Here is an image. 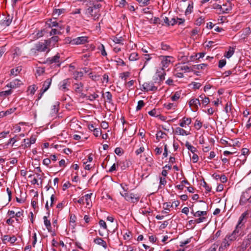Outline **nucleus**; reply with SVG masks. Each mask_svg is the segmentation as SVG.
I'll return each instance as SVG.
<instances>
[{"mask_svg": "<svg viewBox=\"0 0 251 251\" xmlns=\"http://www.w3.org/2000/svg\"><path fill=\"white\" fill-rule=\"evenodd\" d=\"M56 18L57 17H55L53 19H50L48 20L46 22L47 27L50 28L64 29L65 26L62 24V22L60 21L59 22H57L55 20Z\"/></svg>", "mask_w": 251, "mask_h": 251, "instance_id": "obj_1", "label": "nucleus"}, {"mask_svg": "<svg viewBox=\"0 0 251 251\" xmlns=\"http://www.w3.org/2000/svg\"><path fill=\"white\" fill-rule=\"evenodd\" d=\"M166 73L162 69H159L156 70L154 75L153 76L152 79L155 83H157L159 85L165 79Z\"/></svg>", "mask_w": 251, "mask_h": 251, "instance_id": "obj_2", "label": "nucleus"}, {"mask_svg": "<svg viewBox=\"0 0 251 251\" xmlns=\"http://www.w3.org/2000/svg\"><path fill=\"white\" fill-rule=\"evenodd\" d=\"M120 194L126 201L132 203H137L140 198V196L138 194L133 193L125 192L122 193L121 192Z\"/></svg>", "mask_w": 251, "mask_h": 251, "instance_id": "obj_3", "label": "nucleus"}, {"mask_svg": "<svg viewBox=\"0 0 251 251\" xmlns=\"http://www.w3.org/2000/svg\"><path fill=\"white\" fill-rule=\"evenodd\" d=\"M49 47L48 44H46V40L44 42H39L35 46V48L30 50L31 53H35L36 51L39 52L45 51Z\"/></svg>", "mask_w": 251, "mask_h": 251, "instance_id": "obj_4", "label": "nucleus"}, {"mask_svg": "<svg viewBox=\"0 0 251 251\" xmlns=\"http://www.w3.org/2000/svg\"><path fill=\"white\" fill-rule=\"evenodd\" d=\"M247 202H251V189H248L244 192L240 198V204L244 205Z\"/></svg>", "mask_w": 251, "mask_h": 251, "instance_id": "obj_5", "label": "nucleus"}, {"mask_svg": "<svg viewBox=\"0 0 251 251\" xmlns=\"http://www.w3.org/2000/svg\"><path fill=\"white\" fill-rule=\"evenodd\" d=\"M51 78H48L44 82L43 87L40 90V92L38 95V100H40L42 98L44 93L49 89L51 85Z\"/></svg>", "mask_w": 251, "mask_h": 251, "instance_id": "obj_6", "label": "nucleus"}, {"mask_svg": "<svg viewBox=\"0 0 251 251\" xmlns=\"http://www.w3.org/2000/svg\"><path fill=\"white\" fill-rule=\"evenodd\" d=\"M241 233L242 232L240 229H238V228H235L231 234L227 235L226 237L231 243L241 235Z\"/></svg>", "mask_w": 251, "mask_h": 251, "instance_id": "obj_7", "label": "nucleus"}, {"mask_svg": "<svg viewBox=\"0 0 251 251\" xmlns=\"http://www.w3.org/2000/svg\"><path fill=\"white\" fill-rule=\"evenodd\" d=\"M154 81L146 82L142 85V87L144 91L155 92L157 90V87L154 86Z\"/></svg>", "mask_w": 251, "mask_h": 251, "instance_id": "obj_8", "label": "nucleus"}, {"mask_svg": "<svg viewBox=\"0 0 251 251\" xmlns=\"http://www.w3.org/2000/svg\"><path fill=\"white\" fill-rule=\"evenodd\" d=\"M60 54L57 53L54 56L48 58L47 60V62L50 64L55 63L57 66L59 67L62 62V61L60 60Z\"/></svg>", "mask_w": 251, "mask_h": 251, "instance_id": "obj_9", "label": "nucleus"}, {"mask_svg": "<svg viewBox=\"0 0 251 251\" xmlns=\"http://www.w3.org/2000/svg\"><path fill=\"white\" fill-rule=\"evenodd\" d=\"M88 42V37L86 36H81L72 40V45L84 44Z\"/></svg>", "mask_w": 251, "mask_h": 251, "instance_id": "obj_10", "label": "nucleus"}, {"mask_svg": "<svg viewBox=\"0 0 251 251\" xmlns=\"http://www.w3.org/2000/svg\"><path fill=\"white\" fill-rule=\"evenodd\" d=\"M247 213L246 212H244L240 216L238 224L236 226V228H238V229H240L241 228L244 226V224L246 222V217H247Z\"/></svg>", "mask_w": 251, "mask_h": 251, "instance_id": "obj_11", "label": "nucleus"}, {"mask_svg": "<svg viewBox=\"0 0 251 251\" xmlns=\"http://www.w3.org/2000/svg\"><path fill=\"white\" fill-rule=\"evenodd\" d=\"M162 58H163L161 62L162 65V68L161 69H162L163 70H164V69L167 68L171 63L172 61L171 59L172 58V57L169 56H162Z\"/></svg>", "mask_w": 251, "mask_h": 251, "instance_id": "obj_12", "label": "nucleus"}, {"mask_svg": "<svg viewBox=\"0 0 251 251\" xmlns=\"http://www.w3.org/2000/svg\"><path fill=\"white\" fill-rule=\"evenodd\" d=\"M22 84V83L20 80L15 79L10 82L9 83H8L5 87L10 88V89L12 90V89L19 87Z\"/></svg>", "mask_w": 251, "mask_h": 251, "instance_id": "obj_13", "label": "nucleus"}, {"mask_svg": "<svg viewBox=\"0 0 251 251\" xmlns=\"http://www.w3.org/2000/svg\"><path fill=\"white\" fill-rule=\"evenodd\" d=\"M250 246L249 249L251 250V231L247 236L246 239L244 240L242 244L243 248L245 249Z\"/></svg>", "mask_w": 251, "mask_h": 251, "instance_id": "obj_14", "label": "nucleus"}, {"mask_svg": "<svg viewBox=\"0 0 251 251\" xmlns=\"http://www.w3.org/2000/svg\"><path fill=\"white\" fill-rule=\"evenodd\" d=\"M251 34V27H248L244 28L242 30V33L240 35V37L242 39L247 38Z\"/></svg>", "mask_w": 251, "mask_h": 251, "instance_id": "obj_15", "label": "nucleus"}, {"mask_svg": "<svg viewBox=\"0 0 251 251\" xmlns=\"http://www.w3.org/2000/svg\"><path fill=\"white\" fill-rule=\"evenodd\" d=\"M189 104L190 107H193V108L197 110L199 108V106L201 105V103L200 102L199 99H193L189 101Z\"/></svg>", "mask_w": 251, "mask_h": 251, "instance_id": "obj_16", "label": "nucleus"}, {"mask_svg": "<svg viewBox=\"0 0 251 251\" xmlns=\"http://www.w3.org/2000/svg\"><path fill=\"white\" fill-rule=\"evenodd\" d=\"M175 133L179 135H188L190 134L189 131H187L179 127H176L175 130Z\"/></svg>", "mask_w": 251, "mask_h": 251, "instance_id": "obj_17", "label": "nucleus"}, {"mask_svg": "<svg viewBox=\"0 0 251 251\" xmlns=\"http://www.w3.org/2000/svg\"><path fill=\"white\" fill-rule=\"evenodd\" d=\"M230 244L231 243L225 237L219 247V251H222L226 249L227 247H229Z\"/></svg>", "mask_w": 251, "mask_h": 251, "instance_id": "obj_18", "label": "nucleus"}, {"mask_svg": "<svg viewBox=\"0 0 251 251\" xmlns=\"http://www.w3.org/2000/svg\"><path fill=\"white\" fill-rule=\"evenodd\" d=\"M192 122L191 118L184 117L181 120V122L179 123V126L181 127H185L186 125L189 126L191 124Z\"/></svg>", "mask_w": 251, "mask_h": 251, "instance_id": "obj_19", "label": "nucleus"}, {"mask_svg": "<svg viewBox=\"0 0 251 251\" xmlns=\"http://www.w3.org/2000/svg\"><path fill=\"white\" fill-rule=\"evenodd\" d=\"M69 79H66L62 81L59 84V88L64 91L68 90L67 86L69 85Z\"/></svg>", "mask_w": 251, "mask_h": 251, "instance_id": "obj_20", "label": "nucleus"}, {"mask_svg": "<svg viewBox=\"0 0 251 251\" xmlns=\"http://www.w3.org/2000/svg\"><path fill=\"white\" fill-rule=\"evenodd\" d=\"M94 242L95 243L102 246L105 249L107 248V244L106 242L101 238L98 237L96 238L94 240Z\"/></svg>", "mask_w": 251, "mask_h": 251, "instance_id": "obj_21", "label": "nucleus"}, {"mask_svg": "<svg viewBox=\"0 0 251 251\" xmlns=\"http://www.w3.org/2000/svg\"><path fill=\"white\" fill-rule=\"evenodd\" d=\"M43 219H44V223L45 226H46L49 232H50L51 231V223H50V220L48 219L47 216H44L43 217Z\"/></svg>", "mask_w": 251, "mask_h": 251, "instance_id": "obj_22", "label": "nucleus"}, {"mask_svg": "<svg viewBox=\"0 0 251 251\" xmlns=\"http://www.w3.org/2000/svg\"><path fill=\"white\" fill-rule=\"evenodd\" d=\"M58 40L59 37L57 36H53L49 40H46V44H48L49 47H50V44L52 43L53 46L55 43L58 42Z\"/></svg>", "mask_w": 251, "mask_h": 251, "instance_id": "obj_23", "label": "nucleus"}, {"mask_svg": "<svg viewBox=\"0 0 251 251\" xmlns=\"http://www.w3.org/2000/svg\"><path fill=\"white\" fill-rule=\"evenodd\" d=\"M75 90L76 92L81 93L83 90V84L81 82L76 83L74 84Z\"/></svg>", "mask_w": 251, "mask_h": 251, "instance_id": "obj_24", "label": "nucleus"}, {"mask_svg": "<svg viewBox=\"0 0 251 251\" xmlns=\"http://www.w3.org/2000/svg\"><path fill=\"white\" fill-rule=\"evenodd\" d=\"M213 8L215 9H220L221 11H222L223 13H228L229 12V11L231 10V8L230 7H229L228 8H224V7H222V5L218 4L214 5L213 6Z\"/></svg>", "mask_w": 251, "mask_h": 251, "instance_id": "obj_25", "label": "nucleus"}, {"mask_svg": "<svg viewBox=\"0 0 251 251\" xmlns=\"http://www.w3.org/2000/svg\"><path fill=\"white\" fill-rule=\"evenodd\" d=\"M63 29H59L57 28H51V30L50 32V35H61L63 32L62 30Z\"/></svg>", "mask_w": 251, "mask_h": 251, "instance_id": "obj_26", "label": "nucleus"}, {"mask_svg": "<svg viewBox=\"0 0 251 251\" xmlns=\"http://www.w3.org/2000/svg\"><path fill=\"white\" fill-rule=\"evenodd\" d=\"M234 53V49L231 47H229L228 50L226 52L224 56L227 58H230Z\"/></svg>", "mask_w": 251, "mask_h": 251, "instance_id": "obj_27", "label": "nucleus"}, {"mask_svg": "<svg viewBox=\"0 0 251 251\" xmlns=\"http://www.w3.org/2000/svg\"><path fill=\"white\" fill-rule=\"evenodd\" d=\"M92 195V193L91 194H87L85 195L84 196H83V199H84V202H86V205L87 206L91 205V197Z\"/></svg>", "mask_w": 251, "mask_h": 251, "instance_id": "obj_28", "label": "nucleus"}, {"mask_svg": "<svg viewBox=\"0 0 251 251\" xmlns=\"http://www.w3.org/2000/svg\"><path fill=\"white\" fill-rule=\"evenodd\" d=\"M183 59L184 61H186V62H190V61H194L195 60H196L197 59H198V54H196L195 55H191L190 57V59H188L187 57H185V56H184L183 57Z\"/></svg>", "mask_w": 251, "mask_h": 251, "instance_id": "obj_29", "label": "nucleus"}, {"mask_svg": "<svg viewBox=\"0 0 251 251\" xmlns=\"http://www.w3.org/2000/svg\"><path fill=\"white\" fill-rule=\"evenodd\" d=\"M171 205L170 204V203H168V202H165L164 203H163V208H164V210L162 211V213H164V214H167L170 211V207Z\"/></svg>", "mask_w": 251, "mask_h": 251, "instance_id": "obj_30", "label": "nucleus"}, {"mask_svg": "<svg viewBox=\"0 0 251 251\" xmlns=\"http://www.w3.org/2000/svg\"><path fill=\"white\" fill-rule=\"evenodd\" d=\"M159 185L158 186V189H162L164 186L166 184L167 181L165 177H160L159 178Z\"/></svg>", "mask_w": 251, "mask_h": 251, "instance_id": "obj_31", "label": "nucleus"}, {"mask_svg": "<svg viewBox=\"0 0 251 251\" xmlns=\"http://www.w3.org/2000/svg\"><path fill=\"white\" fill-rule=\"evenodd\" d=\"M12 20V18L9 15H8L5 18V19L2 22V24L5 26H8L11 24Z\"/></svg>", "mask_w": 251, "mask_h": 251, "instance_id": "obj_32", "label": "nucleus"}, {"mask_svg": "<svg viewBox=\"0 0 251 251\" xmlns=\"http://www.w3.org/2000/svg\"><path fill=\"white\" fill-rule=\"evenodd\" d=\"M185 146L187 147V149L191 151L193 153H194L197 151V149L192 146L188 142H186Z\"/></svg>", "mask_w": 251, "mask_h": 251, "instance_id": "obj_33", "label": "nucleus"}, {"mask_svg": "<svg viewBox=\"0 0 251 251\" xmlns=\"http://www.w3.org/2000/svg\"><path fill=\"white\" fill-rule=\"evenodd\" d=\"M83 75V73L82 72H75L74 73V78L76 80L81 79Z\"/></svg>", "mask_w": 251, "mask_h": 251, "instance_id": "obj_34", "label": "nucleus"}, {"mask_svg": "<svg viewBox=\"0 0 251 251\" xmlns=\"http://www.w3.org/2000/svg\"><path fill=\"white\" fill-rule=\"evenodd\" d=\"M64 9H55L53 11V15L58 17L61 14L64 13Z\"/></svg>", "mask_w": 251, "mask_h": 251, "instance_id": "obj_35", "label": "nucleus"}, {"mask_svg": "<svg viewBox=\"0 0 251 251\" xmlns=\"http://www.w3.org/2000/svg\"><path fill=\"white\" fill-rule=\"evenodd\" d=\"M22 70L21 66L17 67L16 69H12L11 70L10 73L11 75H17Z\"/></svg>", "mask_w": 251, "mask_h": 251, "instance_id": "obj_36", "label": "nucleus"}, {"mask_svg": "<svg viewBox=\"0 0 251 251\" xmlns=\"http://www.w3.org/2000/svg\"><path fill=\"white\" fill-rule=\"evenodd\" d=\"M165 135H167V134L161 131V130H159V131H158L156 134V139L158 140V141H159L160 139H163L164 138V136Z\"/></svg>", "mask_w": 251, "mask_h": 251, "instance_id": "obj_37", "label": "nucleus"}, {"mask_svg": "<svg viewBox=\"0 0 251 251\" xmlns=\"http://www.w3.org/2000/svg\"><path fill=\"white\" fill-rule=\"evenodd\" d=\"M106 101L109 103H112V95L111 93L108 91L105 93Z\"/></svg>", "mask_w": 251, "mask_h": 251, "instance_id": "obj_38", "label": "nucleus"}, {"mask_svg": "<svg viewBox=\"0 0 251 251\" xmlns=\"http://www.w3.org/2000/svg\"><path fill=\"white\" fill-rule=\"evenodd\" d=\"M76 218L75 215H71L70 218V225L73 228L75 227V220Z\"/></svg>", "mask_w": 251, "mask_h": 251, "instance_id": "obj_39", "label": "nucleus"}, {"mask_svg": "<svg viewBox=\"0 0 251 251\" xmlns=\"http://www.w3.org/2000/svg\"><path fill=\"white\" fill-rule=\"evenodd\" d=\"M89 3L90 5L93 7L94 9H99L101 7V5L100 3H99L98 2H97L96 1L92 2L91 0H90L89 1Z\"/></svg>", "mask_w": 251, "mask_h": 251, "instance_id": "obj_40", "label": "nucleus"}, {"mask_svg": "<svg viewBox=\"0 0 251 251\" xmlns=\"http://www.w3.org/2000/svg\"><path fill=\"white\" fill-rule=\"evenodd\" d=\"M181 95V91H176L175 94L172 97L171 99L173 101H176L179 99Z\"/></svg>", "mask_w": 251, "mask_h": 251, "instance_id": "obj_41", "label": "nucleus"}, {"mask_svg": "<svg viewBox=\"0 0 251 251\" xmlns=\"http://www.w3.org/2000/svg\"><path fill=\"white\" fill-rule=\"evenodd\" d=\"M38 87L35 84H33L28 87V91H29L30 94L34 95Z\"/></svg>", "mask_w": 251, "mask_h": 251, "instance_id": "obj_42", "label": "nucleus"}, {"mask_svg": "<svg viewBox=\"0 0 251 251\" xmlns=\"http://www.w3.org/2000/svg\"><path fill=\"white\" fill-rule=\"evenodd\" d=\"M140 6H145L149 4L150 0H136Z\"/></svg>", "mask_w": 251, "mask_h": 251, "instance_id": "obj_43", "label": "nucleus"}, {"mask_svg": "<svg viewBox=\"0 0 251 251\" xmlns=\"http://www.w3.org/2000/svg\"><path fill=\"white\" fill-rule=\"evenodd\" d=\"M12 93V91L11 89H9L8 90H5L4 91H2L0 92V97H4L7 96L11 95Z\"/></svg>", "mask_w": 251, "mask_h": 251, "instance_id": "obj_44", "label": "nucleus"}, {"mask_svg": "<svg viewBox=\"0 0 251 251\" xmlns=\"http://www.w3.org/2000/svg\"><path fill=\"white\" fill-rule=\"evenodd\" d=\"M58 106L59 104L58 103H56V104L53 105L52 106L51 110V114L55 115L58 112Z\"/></svg>", "mask_w": 251, "mask_h": 251, "instance_id": "obj_45", "label": "nucleus"}, {"mask_svg": "<svg viewBox=\"0 0 251 251\" xmlns=\"http://www.w3.org/2000/svg\"><path fill=\"white\" fill-rule=\"evenodd\" d=\"M138 54L136 52H133L130 54L129 56V60L130 61H135L138 59Z\"/></svg>", "mask_w": 251, "mask_h": 251, "instance_id": "obj_46", "label": "nucleus"}, {"mask_svg": "<svg viewBox=\"0 0 251 251\" xmlns=\"http://www.w3.org/2000/svg\"><path fill=\"white\" fill-rule=\"evenodd\" d=\"M193 2L192 1L191 2V3H190L187 7V9L186 10V11H185V13L187 14V13H191L192 11H193Z\"/></svg>", "mask_w": 251, "mask_h": 251, "instance_id": "obj_47", "label": "nucleus"}, {"mask_svg": "<svg viewBox=\"0 0 251 251\" xmlns=\"http://www.w3.org/2000/svg\"><path fill=\"white\" fill-rule=\"evenodd\" d=\"M144 105H145V103L143 100H140L138 101L137 105L136 108V111L140 110Z\"/></svg>", "mask_w": 251, "mask_h": 251, "instance_id": "obj_48", "label": "nucleus"}, {"mask_svg": "<svg viewBox=\"0 0 251 251\" xmlns=\"http://www.w3.org/2000/svg\"><path fill=\"white\" fill-rule=\"evenodd\" d=\"M207 212L204 211H198L195 213L194 217H201V216L206 215Z\"/></svg>", "mask_w": 251, "mask_h": 251, "instance_id": "obj_49", "label": "nucleus"}, {"mask_svg": "<svg viewBox=\"0 0 251 251\" xmlns=\"http://www.w3.org/2000/svg\"><path fill=\"white\" fill-rule=\"evenodd\" d=\"M194 126L197 130H199L202 126V123L200 120L197 119L196 120Z\"/></svg>", "mask_w": 251, "mask_h": 251, "instance_id": "obj_50", "label": "nucleus"}, {"mask_svg": "<svg viewBox=\"0 0 251 251\" xmlns=\"http://www.w3.org/2000/svg\"><path fill=\"white\" fill-rule=\"evenodd\" d=\"M219 245L216 243H214L211 245V246L205 251H216Z\"/></svg>", "mask_w": 251, "mask_h": 251, "instance_id": "obj_51", "label": "nucleus"}, {"mask_svg": "<svg viewBox=\"0 0 251 251\" xmlns=\"http://www.w3.org/2000/svg\"><path fill=\"white\" fill-rule=\"evenodd\" d=\"M129 75L130 73L128 72H124L120 74V77L122 78V79H124V80L126 81L127 78L129 76Z\"/></svg>", "mask_w": 251, "mask_h": 251, "instance_id": "obj_52", "label": "nucleus"}, {"mask_svg": "<svg viewBox=\"0 0 251 251\" xmlns=\"http://www.w3.org/2000/svg\"><path fill=\"white\" fill-rule=\"evenodd\" d=\"M207 66V65L205 63H202L201 64L196 65L194 66V68L200 70V69H203L204 68L206 67Z\"/></svg>", "mask_w": 251, "mask_h": 251, "instance_id": "obj_53", "label": "nucleus"}, {"mask_svg": "<svg viewBox=\"0 0 251 251\" xmlns=\"http://www.w3.org/2000/svg\"><path fill=\"white\" fill-rule=\"evenodd\" d=\"M17 137L18 136L16 135L14 137L10 138L9 140L7 145H9L11 143H12V146H13L15 142H17V141L19 139V138H17Z\"/></svg>", "mask_w": 251, "mask_h": 251, "instance_id": "obj_54", "label": "nucleus"}, {"mask_svg": "<svg viewBox=\"0 0 251 251\" xmlns=\"http://www.w3.org/2000/svg\"><path fill=\"white\" fill-rule=\"evenodd\" d=\"M231 110V103L227 102L225 106V111L226 113L230 112Z\"/></svg>", "mask_w": 251, "mask_h": 251, "instance_id": "obj_55", "label": "nucleus"}, {"mask_svg": "<svg viewBox=\"0 0 251 251\" xmlns=\"http://www.w3.org/2000/svg\"><path fill=\"white\" fill-rule=\"evenodd\" d=\"M24 142L25 143L24 145L23 146H24V148H29L32 144L29 143V139H24Z\"/></svg>", "mask_w": 251, "mask_h": 251, "instance_id": "obj_56", "label": "nucleus"}, {"mask_svg": "<svg viewBox=\"0 0 251 251\" xmlns=\"http://www.w3.org/2000/svg\"><path fill=\"white\" fill-rule=\"evenodd\" d=\"M98 97H99V95L96 94H94L91 95L87 97V99L91 101L94 100L95 99H96Z\"/></svg>", "mask_w": 251, "mask_h": 251, "instance_id": "obj_57", "label": "nucleus"}, {"mask_svg": "<svg viewBox=\"0 0 251 251\" xmlns=\"http://www.w3.org/2000/svg\"><path fill=\"white\" fill-rule=\"evenodd\" d=\"M164 106L166 107V108L168 110L171 109H175L176 105L173 103H169L168 104H165Z\"/></svg>", "mask_w": 251, "mask_h": 251, "instance_id": "obj_58", "label": "nucleus"}, {"mask_svg": "<svg viewBox=\"0 0 251 251\" xmlns=\"http://www.w3.org/2000/svg\"><path fill=\"white\" fill-rule=\"evenodd\" d=\"M204 18L202 17H200L197 20L196 24L197 25L200 26L202 23H204Z\"/></svg>", "mask_w": 251, "mask_h": 251, "instance_id": "obj_59", "label": "nucleus"}, {"mask_svg": "<svg viewBox=\"0 0 251 251\" xmlns=\"http://www.w3.org/2000/svg\"><path fill=\"white\" fill-rule=\"evenodd\" d=\"M99 225L100 227H102L105 230H107V227L106 223L102 220H100L99 221Z\"/></svg>", "mask_w": 251, "mask_h": 251, "instance_id": "obj_60", "label": "nucleus"}, {"mask_svg": "<svg viewBox=\"0 0 251 251\" xmlns=\"http://www.w3.org/2000/svg\"><path fill=\"white\" fill-rule=\"evenodd\" d=\"M13 54L14 55H16L17 56H20L22 54V51L19 48L16 47L14 49V52Z\"/></svg>", "mask_w": 251, "mask_h": 251, "instance_id": "obj_61", "label": "nucleus"}, {"mask_svg": "<svg viewBox=\"0 0 251 251\" xmlns=\"http://www.w3.org/2000/svg\"><path fill=\"white\" fill-rule=\"evenodd\" d=\"M226 59H222L219 61L218 67L220 68H222L226 64Z\"/></svg>", "mask_w": 251, "mask_h": 251, "instance_id": "obj_62", "label": "nucleus"}, {"mask_svg": "<svg viewBox=\"0 0 251 251\" xmlns=\"http://www.w3.org/2000/svg\"><path fill=\"white\" fill-rule=\"evenodd\" d=\"M170 48L169 45H167L164 43H162L161 44V49L164 50H168Z\"/></svg>", "mask_w": 251, "mask_h": 251, "instance_id": "obj_63", "label": "nucleus"}, {"mask_svg": "<svg viewBox=\"0 0 251 251\" xmlns=\"http://www.w3.org/2000/svg\"><path fill=\"white\" fill-rule=\"evenodd\" d=\"M114 152L118 155H121L123 153V151L121 148H116L115 149Z\"/></svg>", "mask_w": 251, "mask_h": 251, "instance_id": "obj_64", "label": "nucleus"}]
</instances>
